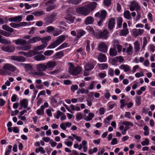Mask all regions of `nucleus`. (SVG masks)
Here are the masks:
<instances>
[{
	"label": "nucleus",
	"mask_w": 155,
	"mask_h": 155,
	"mask_svg": "<svg viewBox=\"0 0 155 155\" xmlns=\"http://www.w3.org/2000/svg\"><path fill=\"white\" fill-rule=\"evenodd\" d=\"M13 42L15 43L17 45H21L24 46L26 44V41L22 39H17L14 40Z\"/></svg>",
	"instance_id": "obj_16"
},
{
	"label": "nucleus",
	"mask_w": 155,
	"mask_h": 155,
	"mask_svg": "<svg viewBox=\"0 0 155 155\" xmlns=\"http://www.w3.org/2000/svg\"><path fill=\"white\" fill-rule=\"evenodd\" d=\"M108 32L107 30H104L103 31L101 32L97 36L98 38H107L108 36Z\"/></svg>",
	"instance_id": "obj_13"
},
{
	"label": "nucleus",
	"mask_w": 155,
	"mask_h": 155,
	"mask_svg": "<svg viewBox=\"0 0 155 155\" xmlns=\"http://www.w3.org/2000/svg\"><path fill=\"white\" fill-rule=\"evenodd\" d=\"M20 103L21 107L26 108L28 105V100L26 99H24L20 101Z\"/></svg>",
	"instance_id": "obj_20"
},
{
	"label": "nucleus",
	"mask_w": 155,
	"mask_h": 155,
	"mask_svg": "<svg viewBox=\"0 0 155 155\" xmlns=\"http://www.w3.org/2000/svg\"><path fill=\"white\" fill-rule=\"evenodd\" d=\"M10 58L12 60L18 62H24L26 60L25 58L20 56H12Z\"/></svg>",
	"instance_id": "obj_11"
},
{
	"label": "nucleus",
	"mask_w": 155,
	"mask_h": 155,
	"mask_svg": "<svg viewBox=\"0 0 155 155\" xmlns=\"http://www.w3.org/2000/svg\"><path fill=\"white\" fill-rule=\"evenodd\" d=\"M3 68L5 71H11L13 72L16 71L18 73L19 72V70L17 69L14 66L9 64H6L3 67Z\"/></svg>",
	"instance_id": "obj_6"
},
{
	"label": "nucleus",
	"mask_w": 155,
	"mask_h": 155,
	"mask_svg": "<svg viewBox=\"0 0 155 155\" xmlns=\"http://www.w3.org/2000/svg\"><path fill=\"white\" fill-rule=\"evenodd\" d=\"M24 56L27 57H31L34 55V52L32 51H28V52H24L23 54Z\"/></svg>",
	"instance_id": "obj_34"
},
{
	"label": "nucleus",
	"mask_w": 155,
	"mask_h": 155,
	"mask_svg": "<svg viewBox=\"0 0 155 155\" xmlns=\"http://www.w3.org/2000/svg\"><path fill=\"white\" fill-rule=\"evenodd\" d=\"M144 30L143 29L136 28L133 30V33L135 37L141 36L144 33Z\"/></svg>",
	"instance_id": "obj_12"
},
{
	"label": "nucleus",
	"mask_w": 155,
	"mask_h": 155,
	"mask_svg": "<svg viewBox=\"0 0 155 155\" xmlns=\"http://www.w3.org/2000/svg\"><path fill=\"white\" fill-rule=\"evenodd\" d=\"M120 103L121 104L120 107L121 108H123L127 104V103L125 102L124 99H121L120 101Z\"/></svg>",
	"instance_id": "obj_52"
},
{
	"label": "nucleus",
	"mask_w": 155,
	"mask_h": 155,
	"mask_svg": "<svg viewBox=\"0 0 155 155\" xmlns=\"http://www.w3.org/2000/svg\"><path fill=\"white\" fill-rule=\"evenodd\" d=\"M109 54L110 56H115L117 55V51L115 48H110V49Z\"/></svg>",
	"instance_id": "obj_35"
},
{
	"label": "nucleus",
	"mask_w": 155,
	"mask_h": 155,
	"mask_svg": "<svg viewBox=\"0 0 155 155\" xmlns=\"http://www.w3.org/2000/svg\"><path fill=\"white\" fill-rule=\"evenodd\" d=\"M122 124L127 127H129V126L133 127L134 124L131 122L128 121H124L122 122Z\"/></svg>",
	"instance_id": "obj_42"
},
{
	"label": "nucleus",
	"mask_w": 155,
	"mask_h": 155,
	"mask_svg": "<svg viewBox=\"0 0 155 155\" xmlns=\"http://www.w3.org/2000/svg\"><path fill=\"white\" fill-rule=\"evenodd\" d=\"M108 48L107 45L103 42L99 43L98 45V50L104 53H106L107 51Z\"/></svg>",
	"instance_id": "obj_8"
},
{
	"label": "nucleus",
	"mask_w": 155,
	"mask_h": 155,
	"mask_svg": "<svg viewBox=\"0 0 155 155\" xmlns=\"http://www.w3.org/2000/svg\"><path fill=\"white\" fill-rule=\"evenodd\" d=\"M111 0H104V3L105 5L108 7L111 4Z\"/></svg>",
	"instance_id": "obj_63"
},
{
	"label": "nucleus",
	"mask_w": 155,
	"mask_h": 155,
	"mask_svg": "<svg viewBox=\"0 0 155 155\" xmlns=\"http://www.w3.org/2000/svg\"><path fill=\"white\" fill-rule=\"evenodd\" d=\"M54 31V28L52 26H49L46 28V31L48 32H51Z\"/></svg>",
	"instance_id": "obj_61"
},
{
	"label": "nucleus",
	"mask_w": 155,
	"mask_h": 155,
	"mask_svg": "<svg viewBox=\"0 0 155 155\" xmlns=\"http://www.w3.org/2000/svg\"><path fill=\"white\" fill-rule=\"evenodd\" d=\"M130 10L131 12L136 11L137 14H138L139 17L140 16V14L142 11L141 6L138 2L136 1H133L130 2L129 6Z\"/></svg>",
	"instance_id": "obj_3"
},
{
	"label": "nucleus",
	"mask_w": 155,
	"mask_h": 155,
	"mask_svg": "<svg viewBox=\"0 0 155 155\" xmlns=\"http://www.w3.org/2000/svg\"><path fill=\"white\" fill-rule=\"evenodd\" d=\"M72 135L73 136V137L78 142H80L81 141V137L74 134H72Z\"/></svg>",
	"instance_id": "obj_62"
},
{
	"label": "nucleus",
	"mask_w": 155,
	"mask_h": 155,
	"mask_svg": "<svg viewBox=\"0 0 155 155\" xmlns=\"http://www.w3.org/2000/svg\"><path fill=\"white\" fill-rule=\"evenodd\" d=\"M32 14L35 16H39L44 14V12L43 11H36L34 12Z\"/></svg>",
	"instance_id": "obj_57"
},
{
	"label": "nucleus",
	"mask_w": 155,
	"mask_h": 155,
	"mask_svg": "<svg viewBox=\"0 0 155 155\" xmlns=\"http://www.w3.org/2000/svg\"><path fill=\"white\" fill-rule=\"evenodd\" d=\"M54 52V51L52 50H47L45 51L44 54L46 56H50L52 55Z\"/></svg>",
	"instance_id": "obj_50"
},
{
	"label": "nucleus",
	"mask_w": 155,
	"mask_h": 155,
	"mask_svg": "<svg viewBox=\"0 0 155 155\" xmlns=\"http://www.w3.org/2000/svg\"><path fill=\"white\" fill-rule=\"evenodd\" d=\"M94 116V114L92 113H90L88 114V116L87 117L85 120L87 121H89L91 120Z\"/></svg>",
	"instance_id": "obj_41"
},
{
	"label": "nucleus",
	"mask_w": 155,
	"mask_h": 155,
	"mask_svg": "<svg viewBox=\"0 0 155 155\" xmlns=\"http://www.w3.org/2000/svg\"><path fill=\"white\" fill-rule=\"evenodd\" d=\"M47 43H44L39 46L35 47L34 50L35 51L41 50L45 48L47 45Z\"/></svg>",
	"instance_id": "obj_30"
},
{
	"label": "nucleus",
	"mask_w": 155,
	"mask_h": 155,
	"mask_svg": "<svg viewBox=\"0 0 155 155\" xmlns=\"http://www.w3.org/2000/svg\"><path fill=\"white\" fill-rule=\"evenodd\" d=\"M149 143V140L148 138H145L144 141L141 142V144L143 146L148 145Z\"/></svg>",
	"instance_id": "obj_56"
},
{
	"label": "nucleus",
	"mask_w": 155,
	"mask_h": 155,
	"mask_svg": "<svg viewBox=\"0 0 155 155\" xmlns=\"http://www.w3.org/2000/svg\"><path fill=\"white\" fill-rule=\"evenodd\" d=\"M129 33L128 30V29H123L120 32V35L121 36H125Z\"/></svg>",
	"instance_id": "obj_43"
},
{
	"label": "nucleus",
	"mask_w": 155,
	"mask_h": 155,
	"mask_svg": "<svg viewBox=\"0 0 155 155\" xmlns=\"http://www.w3.org/2000/svg\"><path fill=\"white\" fill-rule=\"evenodd\" d=\"M68 71L71 74L77 75L80 74L82 70V68L80 66L74 67L72 63H69Z\"/></svg>",
	"instance_id": "obj_4"
},
{
	"label": "nucleus",
	"mask_w": 155,
	"mask_h": 155,
	"mask_svg": "<svg viewBox=\"0 0 155 155\" xmlns=\"http://www.w3.org/2000/svg\"><path fill=\"white\" fill-rule=\"evenodd\" d=\"M119 68L124 72H127L130 70L131 67L127 64H122L119 66Z\"/></svg>",
	"instance_id": "obj_19"
},
{
	"label": "nucleus",
	"mask_w": 155,
	"mask_h": 155,
	"mask_svg": "<svg viewBox=\"0 0 155 155\" xmlns=\"http://www.w3.org/2000/svg\"><path fill=\"white\" fill-rule=\"evenodd\" d=\"M124 60L123 57L122 56H119L116 57L113 59L114 61L115 62H123Z\"/></svg>",
	"instance_id": "obj_29"
},
{
	"label": "nucleus",
	"mask_w": 155,
	"mask_h": 155,
	"mask_svg": "<svg viewBox=\"0 0 155 155\" xmlns=\"http://www.w3.org/2000/svg\"><path fill=\"white\" fill-rule=\"evenodd\" d=\"M21 64L24 66L25 68L27 71L30 70L32 68V66L29 64H25L21 63Z\"/></svg>",
	"instance_id": "obj_48"
},
{
	"label": "nucleus",
	"mask_w": 155,
	"mask_h": 155,
	"mask_svg": "<svg viewBox=\"0 0 155 155\" xmlns=\"http://www.w3.org/2000/svg\"><path fill=\"white\" fill-rule=\"evenodd\" d=\"M51 38V37L50 36H47L43 38H41V40L42 43H47V42L49 41Z\"/></svg>",
	"instance_id": "obj_38"
},
{
	"label": "nucleus",
	"mask_w": 155,
	"mask_h": 155,
	"mask_svg": "<svg viewBox=\"0 0 155 155\" xmlns=\"http://www.w3.org/2000/svg\"><path fill=\"white\" fill-rule=\"evenodd\" d=\"M68 46V44L67 43H64L59 47L57 48L56 49V51L59 50H61L64 48L67 47Z\"/></svg>",
	"instance_id": "obj_54"
},
{
	"label": "nucleus",
	"mask_w": 155,
	"mask_h": 155,
	"mask_svg": "<svg viewBox=\"0 0 155 155\" xmlns=\"http://www.w3.org/2000/svg\"><path fill=\"white\" fill-rule=\"evenodd\" d=\"M52 111H54V110L53 108L48 109L46 111V113L47 115L49 117H51L52 116Z\"/></svg>",
	"instance_id": "obj_46"
},
{
	"label": "nucleus",
	"mask_w": 155,
	"mask_h": 155,
	"mask_svg": "<svg viewBox=\"0 0 155 155\" xmlns=\"http://www.w3.org/2000/svg\"><path fill=\"white\" fill-rule=\"evenodd\" d=\"M98 75L101 78H104L107 76L106 73L105 71H104L103 72H100L99 73Z\"/></svg>",
	"instance_id": "obj_64"
},
{
	"label": "nucleus",
	"mask_w": 155,
	"mask_h": 155,
	"mask_svg": "<svg viewBox=\"0 0 155 155\" xmlns=\"http://www.w3.org/2000/svg\"><path fill=\"white\" fill-rule=\"evenodd\" d=\"M135 102L137 106H139L141 104V98L140 96H137L136 97Z\"/></svg>",
	"instance_id": "obj_47"
},
{
	"label": "nucleus",
	"mask_w": 155,
	"mask_h": 155,
	"mask_svg": "<svg viewBox=\"0 0 155 155\" xmlns=\"http://www.w3.org/2000/svg\"><path fill=\"white\" fill-rule=\"evenodd\" d=\"M113 117V116L112 115H109L104 120V122L105 124H110L109 121L111 120Z\"/></svg>",
	"instance_id": "obj_39"
},
{
	"label": "nucleus",
	"mask_w": 155,
	"mask_h": 155,
	"mask_svg": "<svg viewBox=\"0 0 155 155\" xmlns=\"http://www.w3.org/2000/svg\"><path fill=\"white\" fill-rule=\"evenodd\" d=\"M41 39V38L39 37H35L30 39L28 41V43H34L38 41H40Z\"/></svg>",
	"instance_id": "obj_24"
},
{
	"label": "nucleus",
	"mask_w": 155,
	"mask_h": 155,
	"mask_svg": "<svg viewBox=\"0 0 155 155\" xmlns=\"http://www.w3.org/2000/svg\"><path fill=\"white\" fill-rule=\"evenodd\" d=\"M34 59L37 61H42L46 59V57L43 54H39L34 57Z\"/></svg>",
	"instance_id": "obj_27"
},
{
	"label": "nucleus",
	"mask_w": 155,
	"mask_h": 155,
	"mask_svg": "<svg viewBox=\"0 0 155 155\" xmlns=\"http://www.w3.org/2000/svg\"><path fill=\"white\" fill-rule=\"evenodd\" d=\"M65 18L67 22L69 24H71L74 22V17L69 15L66 17Z\"/></svg>",
	"instance_id": "obj_26"
},
{
	"label": "nucleus",
	"mask_w": 155,
	"mask_h": 155,
	"mask_svg": "<svg viewBox=\"0 0 155 155\" xmlns=\"http://www.w3.org/2000/svg\"><path fill=\"white\" fill-rule=\"evenodd\" d=\"M47 70L48 71L52 70L56 66L57 64L54 61H50L45 63Z\"/></svg>",
	"instance_id": "obj_7"
},
{
	"label": "nucleus",
	"mask_w": 155,
	"mask_h": 155,
	"mask_svg": "<svg viewBox=\"0 0 155 155\" xmlns=\"http://www.w3.org/2000/svg\"><path fill=\"white\" fill-rule=\"evenodd\" d=\"M36 113L38 115L43 116L44 115V107L43 106H41L40 108L37 110L36 111Z\"/></svg>",
	"instance_id": "obj_23"
},
{
	"label": "nucleus",
	"mask_w": 155,
	"mask_h": 155,
	"mask_svg": "<svg viewBox=\"0 0 155 155\" xmlns=\"http://www.w3.org/2000/svg\"><path fill=\"white\" fill-rule=\"evenodd\" d=\"M134 51L135 52H137L140 49V44L138 41H135L134 43Z\"/></svg>",
	"instance_id": "obj_25"
},
{
	"label": "nucleus",
	"mask_w": 155,
	"mask_h": 155,
	"mask_svg": "<svg viewBox=\"0 0 155 155\" xmlns=\"http://www.w3.org/2000/svg\"><path fill=\"white\" fill-rule=\"evenodd\" d=\"M95 62L94 61L88 62L84 65V76L89 75V71L92 70L94 67Z\"/></svg>",
	"instance_id": "obj_5"
},
{
	"label": "nucleus",
	"mask_w": 155,
	"mask_h": 155,
	"mask_svg": "<svg viewBox=\"0 0 155 155\" xmlns=\"http://www.w3.org/2000/svg\"><path fill=\"white\" fill-rule=\"evenodd\" d=\"M115 24V20L114 18H110L108 22V28L110 31L112 30L114 28Z\"/></svg>",
	"instance_id": "obj_14"
},
{
	"label": "nucleus",
	"mask_w": 155,
	"mask_h": 155,
	"mask_svg": "<svg viewBox=\"0 0 155 155\" xmlns=\"http://www.w3.org/2000/svg\"><path fill=\"white\" fill-rule=\"evenodd\" d=\"M8 22V20L6 18H0V24L2 25L5 23H7Z\"/></svg>",
	"instance_id": "obj_60"
},
{
	"label": "nucleus",
	"mask_w": 155,
	"mask_h": 155,
	"mask_svg": "<svg viewBox=\"0 0 155 155\" xmlns=\"http://www.w3.org/2000/svg\"><path fill=\"white\" fill-rule=\"evenodd\" d=\"M124 17L128 20L131 18V16L130 15V12L128 10H126L124 12Z\"/></svg>",
	"instance_id": "obj_36"
},
{
	"label": "nucleus",
	"mask_w": 155,
	"mask_h": 155,
	"mask_svg": "<svg viewBox=\"0 0 155 155\" xmlns=\"http://www.w3.org/2000/svg\"><path fill=\"white\" fill-rule=\"evenodd\" d=\"M2 50L7 52H11L15 50V48L12 46H5L2 47Z\"/></svg>",
	"instance_id": "obj_17"
},
{
	"label": "nucleus",
	"mask_w": 155,
	"mask_h": 155,
	"mask_svg": "<svg viewBox=\"0 0 155 155\" xmlns=\"http://www.w3.org/2000/svg\"><path fill=\"white\" fill-rule=\"evenodd\" d=\"M35 151L37 153H38L40 152L42 154L45 153V151L44 148L42 147H39L38 148H37L35 149Z\"/></svg>",
	"instance_id": "obj_32"
},
{
	"label": "nucleus",
	"mask_w": 155,
	"mask_h": 155,
	"mask_svg": "<svg viewBox=\"0 0 155 155\" xmlns=\"http://www.w3.org/2000/svg\"><path fill=\"white\" fill-rule=\"evenodd\" d=\"M96 81H93L90 83L88 89L89 90H92L94 88V85L96 83Z\"/></svg>",
	"instance_id": "obj_58"
},
{
	"label": "nucleus",
	"mask_w": 155,
	"mask_h": 155,
	"mask_svg": "<svg viewBox=\"0 0 155 155\" xmlns=\"http://www.w3.org/2000/svg\"><path fill=\"white\" fill-rule=\"evenodd\" d=\"M97 65L102 70L107 69L108 67V65L106 63L98 64Z\"/></svg>",
	"instance_id": "obj_37"
},
{
	"label": "nucleus",
	"mask_w": 155,
	"mask_h": 155,
	"mask_svg": "<svg viewBox=\"0 0 155 155\" xmlns=\"http://www.w3.org/2000/svg\"><path fill=\"white\" fill-rule=\"evenodd\" d=\"M2 28L3 29L8 31L11 33L14 32V29L7 25H2Z\"/></svg>",
	"instance_id": "obj_33"
},
{
	"label": "nucleus",
	"mask_w": 155,
	"mask_h": 155,
	"mask_svg": "<svg viewBox=\"0 0 155 155\" xmlns=\"http://www.w3.org/2000/svg\"><path fill=\"white\" fill-rule=\"evenodd\" d=\"M22 16L21 15L15 16L14 17H11L9 18L8 21L12 22H14L16 23H18L21 21L22 20Z\"/></svg>",
	"instance_id": "obj_10"
},
{
	"label": "nucleus",
	"mask_w": 155,
	"mask_h": 155,
	"mask_svg": "<svg viewBox=\"0 0 155 155\" xmlns=\"http://www.w3.org/2000/svg\"><path fill=\"white\" fill-rule=\"evenodd\" d=\"M77 31V36L80 38L85 34V31L83 30H78Z\"/></svg>",
	"instance_id": "obj_44"
},
{
	"label": "nucleus",
	"mask_w": 155,
	"mask_h": 155,
	"mask_svg": "<svg viewBox=\"0 0 155 155\" xmlns=\"http://www.w3.org/2000/svg\"><path fill=\"white\" fill-rule=\"evenodd\" d=\"M94 21L93 18L91 16H88L85 19L84 21L85 24L86 25L92 24Z\"/></svg>",
	"instance_id": "obj_21"
},
{
	"label": "nucleus",
	"mask_w": 155,
	"mask_h": 155,
	"mask_svg": "<svg viewBox=\"0 0 155 155\" xmlns=\"http://www.w3.org/2000/svg\"><path fill=\"white\" fill-rule=\"evenodd\" d=\"M107 14V12L104 10H102L101 12H98L95 15L96 17H99L101 19H104Z\"/></svg>",
	"instance_id": "obj_15"
},
{
	"label": "nucleus",
	"mask_w": 155,
	"mask_h": 155,
	"mask_svg": "<svg viewBox=\"0 0 155 155\" xmlns=\"http://www.w3.org/2000/svg\"><path fill=\"white\" fill-rule=\"evenodd\" d=\"M35 67L38 71H33L31 72L32 75L39 77H44L46 75V74L43 72L47 70L45 63L38 64L36 65Z\"/></svg>",
	"instance_id": "obj_2"
},
{
	"label": "nucleus",
	"mask_w": 155,
	"mask_h": 155,
	"mask_svg": "<svg viewBox=\"0 0 155 155\" xmlns=\"http://www.w3.org/2000/svg\"><path fill=\"white\" fill-rule=\"evenodd\" d=\"M53 3L52 0H50L45 3V6L46 7V9L47 11H50L55 8V5H53Z\"/></svg>",
	"instance_id": "obj_9"
},
{
	"label": "nucleus",
	"mask_w": 155,
	"mask_h": 155,
	"mask_svg": "<svg viewBox=\"0 0 155 155\" xmlns=\"http://www.w3.org/2000/svg\"><path fill=\"white\" fill-rule=\"evenodd\" d=\"M59 45L57 41L56 40L54 41L51 43L48 47L47 48L52 49L57 47Z\"/></svg>",
	"instance_id": "obj_28"
},
{
	"label": "nucleus",
	"mask_w": 155,
	"mask_h": 155,
	"mask_svg": "<svg viewBox=\"0 0 155 155\" xmlns=\"http://www.w3.org/2000/svg\"><path fill=\"white\" fill-rule=\"evenodd\" d=\"M133 48L131 44H129V47L127 48L126 52L128 55H131L133 53Z\"/></svg>",
	"instance_id": "obj_31"
},
{
	"label": "nucleus",
	"mask_w": 155,
	"mask_h": 155,
	"mask_svg": "<svg viewBox=\"0 0 155 155\" xmlns=\"http://www.w3.org/2000/svg\"><path fill=\"white\" fill-rule=\"evenodd\" d=\"M65 39V36L64 35H61L58 37L56 40L59 43V45L62 43Z\"/></svg>",
	"instance_id": "obj_40"
},
{
	"label": "nucleus",
	"mask_w": 155,
	"mask_h": 155,
	"mask_svg": "<svg viewBox=\"0 0 155 155\" xmlns=\"http://www.w3.org/2000/svg\"><path fill=\"white\" fill-rule=\"evenodd\" d=\"M80 0H69L68 1V2L69 3L72 4L74 5L78 4L80 2Z\"/></svg>",
	"instance_id": "obj_51"
},
{
	"label": "nucleus",
	"mask_w": 155,
	"mask_h": 155,
	"mask_svg": "<svg viewBox=\"0 0 155 155\" xmlns=\"http://www.w3.org/2000/svg\"><path fill=\"white\" fill-rule=\"evenodd\" d=\"M98 60L101 62H104L107 61V58L105 54L100 53L98 56Z\"/></svg>",
	"instance_id": "obj_22"
},
{
	"label": "nucleus",
	"mask_w": 155,
	"mask_h": 155,
	"mask_svg": "<svg viewBox=\"0 0 155 155\" xmlns=\"http://www.w3.org/2000/svg\"><path fill=\"white\" fill-rule=\"evenodd\" d=\"M86 29L89 32V33L91 34H93L94 33V29L93 28H91L90 26H88L86 28Z\"/></svg>",
	"instance_id": "obj_59"
},
{
	"label": "nucleus",
	"mask_w": 155,
	"mask_h": 155,
	"mask_svg": "<svg viewBox=\"0 0 155 155\" xmlns=\"http://www.w3.org/2000/svg\"><path fill=\"white\" fill-rule=\"evenodd\" d=\"M122 22V19L121 18L119 17L118 18L117 21V24L118 28H120L121 27Z\"/></svg>",
	"instance_id": "obj_53"
},
{
	"label": "nucleus",
	"mask_w": 155,
	"mask_h": 155,
	"mask_svg": "<svg viewBox=\"0 0 155 155\" xmlns=\"http://www.w3.org/2000/svg\"><path fill=\"white\" fill-rule=\"evenodd\" d=\"M31 48L30 45H25L24 46H18L16 47V49L18 50L28 51Z\"/></svg>",
	"instance_id": "obj_18"
},
{
	"label": "nucleus",
	"mask_w": 155,
	"mask_h": 155,
	"mask_svg": "<svg viewBox=\"0 0 155 155\" xmlns=\"http://www.w3.org/2000/svg\"><path fill=\"white\" fill-rule=\"evenodd\" d=\"M0 43L6 44H11V41L8 40L3 38H2L0 40Z\"/></svg>",
	"instance_id": "obj_45"
},
{
	"label": "nucleus",
	"mask_w": 155,
	"mask_h": 155,
	"mask_svg": "<svg viewBox=\"0 0 155 155\" xmlns=\"http://www.w3.org/2000/svg\"><path fill=\"white\" fill-rule=\"evenodd\" d=\"M8 148H6L5 155H9L11 151H12V146L11 145H9L8 147Z\"/></svg>",
	"instance_id": "obj_49"
},
{
	"label": "nucleus",
	"mask_w": 155,
	"mask_h": 155,
	"mask_svg": "<svg viewBox=\"0 0 155 155\" xmlns=\"http://www.w3.org/2000/svg\"><path fill=\"white\" fill-rule=\"evenodd\" d=\"M143 130L144 131V134L145 136L148 135L149 134V127L147 126H145L143 127Z\"/></svg>",
	"instance_id": "obj_55"
},
{
	"label": "nucleus",
	"mask_w": 155,
	"mask_h": 155,
	"mask_svg": "<svg viewBox=\"0 0 155 155\" xmlns=\"http://www.w3.org/2000/svg\"><path fill=\"white\" fill-rule=\"evenodd\" d=\"M96 4V3L94 2H91L84 7L77 8L76 12L79 14L86 16L95 8Z\"/></svg>",
	"instance_id": "obj_1"
}]
</instances>
